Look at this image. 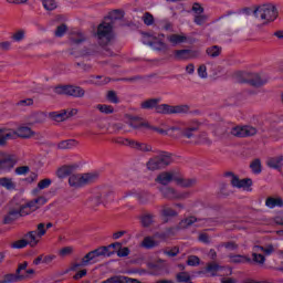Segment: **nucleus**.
I'll return each mask as SVG.
<instances>
[{
    "instance_id": "1",
    "label": "nucleus",
    "mask_w": 283,
    "mask_h": 283,
    "mask_svg": "<svg viewBox=\"0 0 283 283\" xmlns=\"http://www.w3.org/2000/svg\"><path fill=\"white\" fill-rule=\"evenodd\" d=\"M160 98H149L142 102V109H155L156 114H189V105L171 106L169 104H159Z\"/></svg>"
},
{
    "instance_id": "2",
    "label": "nucleus",
    "mask_w": 283,
    "mask_h": 283,
    "mask_svg": "<svg viewBox=\"0 0 283 283\" xmlns=\"http://www.w3.org/2000/svg\"><path fill=\"white\" fill-rule=\"evenodd\" d=\"M95 39L98 45L104 50L105 56H114V52L109 49V45L114 44V25L109 22H102L97 27Z\"/></svg>"
},
{
    "instance_id": "3",
    "label": "nucleus",
    "mask_w": 283,
    "mask_h": 283,
    "mask_svg": "<svg viewBox=\"0 0 283 283\" xmlns=\"http://www.w3.org/2000/svg\"><path fill=\"white\" fill-rule=\"evenodd\" d=\"M255 19H260L263 21V25H268V23H273L277 17H280V12L277 11V7L273 3H266L258 7L254 10Z\"/></svg>"
},
{
    "instance_id": "4",
    "label": "nucleus",
    "mask_w": 283,
    "mask_h": 283,
    "mask_svg": "<svg viewBox=\"0 0 283 283\" xmlns=\"http://www.w3.org/2000/svg\"><path fill=\"white\" fill-rule=\"evenodd\" d=\"M98 178V172L73 174L69 177V185L73 189H81L87 187V185H93Z\"/></svg>"
},
{
    "instance_id": "5",
    "label": "nucleus",
    "mask_w": 283,
    "mask_h": 283,
    "mask_svg": "<svg viewBox=\"0 0 283 283\" xmlns=\"http://www.w3.org/2000/svg\"><path fill=\"white\" fill-rule=\"evenodd\" d=\"M174 163V158H171V153L161 151L157 156L150 158L146 167L149 171H158V169H165V167H169Z\"/></svg>"
},
{
    "instance_id": "6",
    "label": "nucleus",
    "mask_w": 283,
    "mask_h": 283,
    "mask_svg": "<svg viewBox=\"0 0 283 283\" xmlns=\"http://www.w3.org/2000/svg\"><path fill=\"white\" fill-rule=\"evenodd\" d=\"M54 93L59 95L73 96V98H83L85 96V90L81 86L74 85H61L54 87Z\"/></svg>"
},
{
    "instance_id": "7",
    "label": "nucleus",
    "mask_w": 283,
    "mask_h": 283,
    "mask_svg": "<svg viewBox=\"0 0 283 283\" xmlns=\"http://www.w3.org/2000/svg\"><path fill=\"white\" fill-rule=\"evenodd\" d=\"M45 202H48L45 197H38L36 199L20 206L18 208L20 218H25V216H30V213H34V211H36V209H39L41 205H45Z\"/></svg>"
},
{
    "instance_id": "8",
    "label": "nucleus",
    "mask_w": 283,
    "mask_h": 283,
    "mask_svg": "<svg viewBox=\"0 0 283 283\" xmlns=\"http://www.w3.org/2000/svg\"><path fill=\"white\" fill-rule=\"evenodd\" d=\"M142 41L144 45H149L157 52H163L168 49L167 43H165L160 36L151 35L149 33H144Z\"/></svg>"
},
{
    "instance_id": "9",
    "label": "nucleus",
    "mask_w": 283,
    "mask_h": 283,
    "mask_svg": "<svg viewBox=\"0 0 283 283\" xmlns=\"http://www.w3.org/2000/svg\"><path fill=\"white\" fill-rule=\"evenodd\" d=\"M230 134L237 136V138H249V136L258 134V128L253 126H235L231 128Z\"/></svg>"
},
{
    "instance_id": "10",
    "label": "nucleus",
    "mask_w": 283,
    "mask_h": 283,
    "mask_svg": "<svg viewBox=\"0 0 283 283\" xmlns=\"http://www.w3.org/2000/svg\"><path fill=\"white\" fill-rule=\"evenodd\" d=\"M96 258H99L98 250H92L86 253L80 263H74L71 268V271H76V269H81V266H90V264H96Z\"/></svg>"
},
{
    "instance_id": "11",
    "label": "nucleus",
    "mask_w": 283,
    "mask_h": 283,
    "mask_svg": "<svg viewBox=\"0 0 283 283\" xmlns=\"http://www.w3.org/2000/svg\"><path fill=\"white\" fill-rule=\"evenodd\" d=\"M226 178H230V184L232 187H235L237 189H245L249 190V187L253 185V180L245 178L240 180L238 176H235L233 172H226L224 174Z\"/></svg>"
},
{
    "instance_id": "12",
    "label": "nucleus",
    "mask_w": 283,
    "mask_h": 283,
    "mask_svg": "<svg viewBox=\"0 0 283 283\" xmlns=\"http://www.w3.org/2000/svg\"><path fill=\"white\" fill-rule=\"evenodd\" d=\"M200 52L198 50L181 49L174 51L175 61H189L191 59H198Z\"/></svg>"
},
{
    "instance_id": "13",
    "label": "nucleus",
    "mask_w": 283,
    "mask_h": 283,
    "mask_svg": "<svg viewBox=\"0 0 283 283\" xmlns=\"http://www.w3.org/2000/svg\"><path fill=\"white\" fill-rule=\"evenodd\" d=\"M18 159L14 155H8L4 158L0 159V171H6L7 174L14 169Z\"/></svg>"
},
{
    "instance_id": "14",
    "label": "nucleus",
    "mask_w": 283,
    "mask_h": 283,
    "mask_svg": "<svg viewBox=\"0 0 283 283\" xmlns=\"http://www.w3.org/2000/svg\"><path fill=\"white\" fill-rule=\"evenodd\" d=\"M198 129H200V122H189L184 128H181V136H184V138H193V134H196Z\"/></svg>"
},
{
    "instance_id": "15",
    "label": "nucleus",
    "mask_w": 283,
    "mask_h": 283,
    "mask_svg": "<svg viewBox=\"0 0 283 283\" xmlns=\"http://www.w3.org/2000/svg\"><path fill=\"white\" fill-rule=\"evenodd\" d=\"M10 132L14 134V136L9 137V140H14L15 138H32V136H34V132L28 126H21L17 130L10 129Z\"/></svg>"
},
{
    "instance_id": "16",
    "label": "nucleus",
    "mask_w": 283,
    "mask_h": 283,
    "mask_svg": "<svg viewBox=\"0 0 283 283\" xmlns=\"http://www.w3.org/2000/svg\"><path fill=\"white\" fill-rule=\"evenodd\" d=\"M76 169H78V165L76 164L64 165L56 170V176L57 178H61V179L67 178V176L74 175V171H76Z\"/></svg>"
},
{
    "instance_id": "17",
    "label": "nucleus",
    "mask_w": 283,
    "mask_h": 283,
    "mask_svg": "<svg viewBox=\"0 0 283 283\" xmlns=\"http://www.w3.org/2000/svg\"><path fill=\"white\" fill-rule=\"evenodd\" d=\"M206 271L208 273H211L212 277H216V275H218L220 271H228V275H231V273H233V270H231V268L218 265V263L208 264V266L206 268Z\"/></svg>"
},
{
    "instance_id": "18",
    "label": "nucleus",
    "mask_w": 283,
    "mask_h": 283,
    "mask_svg": "<svg viewBox=\"0 0 283 283\" xmlns=\"http://www.w3.org/2000/svg\"><path fill=\"white\" fill-rule=\"evenodd\" d=\"M24 240L27 241V244L31 247V249H34L35 247L39 245V242H41V238L39 234H36V231H29L24 234Z\"/></svg>"
},
{
    "instance_id": "19",
    "label": "nucleus",
    "mask_w": 283,
    "mask_h": 283,
    "mask_svg": "<svg viewBox=\"0 0 283 283\" xmlns=\"http://www.w3.org/2000/svg\"><path fill=\"white\" fill-rule=\"evenodd\" d=\"M102 283H140L137 279H132L128 276L115 275L103 281Z\"/></svg>"
},
{
    "instance_id": "20",
    "label": "nucleus",
    "mask_w": 283,
    "mask_h": 283,
    "mask_svg": "<svg viewBox=\"0 0 283 283\" xmlns=\"http://www.w3.org/2000/svg\"><path fill=\"white\" fill-rule=\"evenodd\" d=\"M19 218H21L19 208H11V209H9L8 213L4 216L3 223L12 224V222H15V220H19Z\"/></svg>"
},
{
    "instance_id": "21",
    "label": "nucleus",
    "mask_w": 283,
    "mask_h": 283,
    "mask_svg": "<svg viewBox=\"0 0 283 283\" xmlns=\"http://www.w3.org/2000/svg\"><path fill=\"white\" fill-rule=\"evenodd\" d=\"M161 193L169 200H176V198H189V192L178 195L174 188H164L161 189Z\"/></svg>"
},
{
    "instance_id": "22",
    "label": "nucleus",
    "mask_w": 283,
    "mask_h": 283,
    "mask_svg": "<svg viewBox=\"0 0 283 283\" xmlns=\"http://www.w3.org/2000/svg\"><path fill=\"white\" fill-rule=\"evenodd\" d=\"M0 187H3L7 191H14L17 189V182L10 177H1Z\"/></svg>"
},
{
    "instance_id": "23",
    "label": "nucleus",
    "mask_w": 283,
    "mask_h": 283,
    "mask_svg": "<svg viewBox=\"0 0 283 283\" xmlns=\"http://www.w3.org/2000/svg\"><path fill=\"white\" fill-rule=\"evenodd\" d=\"M265 207H268V209H275V207L282 208L283 207L282 197H268L265 199Z\"/></svg>"
},
{
    "instance_id": "24",
    "label": "nucleus",
    "mask_w": 283,
    "mask_h": 283,
    "mask_svg": "<svg viewBox=\"0 0 283 283\" xmlns=\"http://www.w3.org/2000/svg\"><path fill=\"white\" fill-rule=\"evenodd\" d=\"M171 180H174V174L169 172V171L161 172L156 178V182H158L159 185H164V186L169 185V182H171Z\"/></svg>"
},
{
    "instance_id": "25",
    "label": "nucleus",
    "mask_w": 283,
    "mask_h": 283,
    "mask_svg": "<svg viewBox=\"0 0 283 283\" xmlns=\"http://www.w3.org/2000/svg\"><path fill=\"white\" fill-rule=\"evenodd\" d=\"M130 149H136L137 151H151V145L140 143L138 140L132 139L130 142Z\"/></svg>"
},
{
    "instance_id": "26",
    "label": "nucleus",
    "mask_w": 283,
    "mask_h": 283,
    "mask_svg": "<svg viewBox=\"0 0 283 283\" xmlns=\"http://www.w3.org/2000/svg\"><path fill=\"white\" fill-rule=\"evenodd\" d=\"M70 41L73 43V45H81V43H84L86 41L85 34L81 31H73L70 35Z\"/></svg>"
},
{
    "instance_id": "27",
    "label": "nucleus",
    "mask_w": 283,
    "mask_h": 283,
    "mask_svg": "<svg viewBox=\"0 0 283 283\" xmlns=\"http://www.w3.org/2000/svg\"><path fill=\"white\" fill-rule=\"evenodd\" d=\"M228 258L231 264H247L251 262V259H249V256L242 254H229Z\"/></svg>"
},
{
    "instance_id": "28",
    "label": "nucleus",
    "mask_w": 283,
    "mask_h": 283,
    "mask_svg": "<svg viewBox=\"0 0 283 283\" xmlns=\"http://www.w3.org/2000/svg\"><path fill=\"white\" fill-rule=\"evenodd\" d=\"M67 111L63 109L61 112H52L49 114V118L54 120L55 123H63V120H67Z\"/></svg>"
},
{
    "instance_id": "29",
    "label": "nucleus",
    "mask_w": 283,
    "mask_h": 283,
    "mask_svg": "<svg viewBox=\"0 0 283 283\" xmlns=\"http://www.w3.org/2000/svg\"><path fill=\"white\" fill-rule=\"evenodd\" d=\"M14 136L8 128H0V147H6L8 140Z\"/></svg>"
},
{
    "instance_id": "30",
    "label": "nucleus",
    "mask_w": 283,
    "mask_h": 283,
    "mask_svg": "<svg viewBox=\"0 0 283 283\" xmlns=\"http://www.w3.org/2000/svg\"><path fill=\"white\" fill-rule=\"evenodd\" d=\"M282 161H283V156L280 155L277 157L269 158L266 161V165L268 167H270V169H282Z\"/></svg>"
},
{
    "instance_id": "31",
    "label": "nucleus",
    "mask_w": 283,
    "mask_h": 283,
    "mask_svg": "<svg viewBox=\"0 0 283 283\" xmlns=\"http://www.w3.org/2000/svg\"><path fill=\"white\" fill-rule=\"evenodd\" d=\"M129 127H132L133 129H148V127H151V125L149 123H145L142 122L138 118H133L130 119V122L128 123Z\"/></svg>"
},
{
    "instance_id": "32",
    "label": "nucleus",
    "mask_w": 283,
    "mask_h": 283,
    "mask_svg": "<svg viewBox=\"0 0 283 283\" xmlns=\"http://www.w3.org/2000/svg\"><path fill=\"white\" fill-rule=\"evenodd\" d=\"M253 251H255V253H264V255H272V253H275V248L273 244H269L266 247L254 245Z\"/></svg>"
},
{
    "instance_id": "33",
    "label": "nucleus",
    "mask_w": 283,
    "mask_h": 283,
    "mask_svg": "<svg viewBox=\"0 0 283 283\" xmlns=\"http://www.w3.org/2000/svg\"><path fill=\"white\" fill-rule=\"evenodd\" d=\"M167 41H169L171 45H180V43H185L187 41V36L180 34H170L167 36Z\"/></svg>"
},
{
    "instance_id": "34",
    "label": "nucleus",
    "mask_w": 283,
    "mask_h": 283,
    "mask_svg": "<svg viewBox=\"0 0 283 283\" xmlns=\"http://www.w3.org/2000/svg\"><path fill=\"white\" fill-rule=\"evenodd\" d=\"M248 83L253 87H262V85L266 84V80L262 78L260 74H252V78H249Z\"/></svg>"
},
{
    "instance_id": "35",
    "label": "nucleus",
    "mask_w": 283,
    "mask_h": 283,
    "mask_svg": "<svg viewBox=\"0 0 283 283\" xmlns=\"http://www.w3.org/2000/svg\"><path fill=\"white\" fill-rule=\"evenodd\" d=\"M21 280H25V275L23 274H6L2 282L3 283H14V282H21Z\"/></svg>"
},
{
    "instance_id": "36",
    "label": "nucleus",
    "mask_w": 283,
    "mask_h": 283,
    "mask_svg": "<svg viewBox=\"0 0 283 283\" xmlns=\"http://www.w3.org/2000/svg\"><path fill=\"white\" fill-rule=\"evenodd\" d=\"M96 250L99 258H112V255L116 253V251H112V248L109 245L99 247Z\"/></svg>"
},
{
    "instance_id": "37",
    "label": "nucleus",
    "mask_w": 283,
    "mask_h": 283,
    "mask_svg": "<svg viewBox=\"0 0 283 283\" xmlns=\"http://www.w3.org/2000/svg\"><path fill=\"white\" fill-rule=\"evenodd\" d=\"M206 54H208L210 59H218V56L222 54V48L219 45H212L206 50Z\"/></svg>"
},
{
    "instance_id": "38",
    "label": "nucleus",
    "mask_w": 283,
    "mask_h": 283,
    "mask_svg": "<svg viewBox=\"0 0 283 283\" xmlns=\"http://www.w3.org/2000/svg\"><path fill=\"white\" fill-rule=\"evenodd\" d=\"M140 247H143V249H155V247H158V241H155L154 237H145Z\"/></svg>"
},
{
    "instance_id": "39",
    "label": "nucleus",
    "mask_w": 283,
    "mask_h": 283,
    "mask_svg": "<svg viewBox=\"0 0 283 283\" xmlns=\"http://www.w3.org/2000/svg\"><path fill=\"white\" fill-rule=\"evenodd\" d=\"M78 145V142L75 139H66L62 140L57 144L59 149H73V147H76Z\"/></svg>"
},
{
    "instance_id": "40",
    "label": "nucleus",
    "mask_w": 283,
    "mask_h": 283,
    "mask_svg": "<svg viewBox=\"0 0 283 283\" xmlns=\"http://www.w3.org/2000/svg\"><path fill=\"white\" fill-rule=\"evenodd\" d=\"M154 218L156 217L151 213H144L140 216L139 220L142 226L147 228V227H151V223L154 222Z\"/></svg>"
},
{
    "instance_id": "41",
    "label": "nucleus",
    "mask_w": 283,
    "mask_h": 283,
    "mask_svg": "<svg viewBox=\"0 0 283 283\" xmlns=\"http://www.w3.org/2000/svg\"><path fill=\"white\" fill-rule=\"evenodd\" d=\"M41 123H45V114L44 113H35L30 118L31 125H38Z\"/></svg>"
},
{
    "instance_id": "42",
    "label": "nucleus",
    "mask_w": 283,
    "mask_h": 283,
    "mask_svg": "<svg viewBox=\"0 0 283 283\" xmlns=\"http://www.w3.org/2000/svg\"><path fill=\"white\" fill-rule=\"evenodd\" d=\"M250 168L252 169V174H255V175L262 174V161L260 159H254L250 164Z\"/></svg>"
},
{
    "instance_id": "43",
    "label": "nucleus",
    "mask_w": 283,
    "mask_h": 283,
    "mask_svg": "<svg viewBox=\"0 0 283 283\" xmlns=\"http://www.w3.org/2000/svg\"><path fill=\"white\" fill-rule=\"evenodd\" d=\"M195 222H200V219L196 217H188L180 221L181 229H187V227H191V224H195Z\"/></svg>"
},
{
    "instance_id": "44",
    "label": "nucleus",
    "mask_w": 283,
    "mask_h": 283,
    "mask_svg": "<svg viewBox=\"0 0 283 283\" xmlns=\"http://www.w3.org/2000/svg\"><path fill=\"white\" fill-rule=\"evenodd\" d=\"M102 114H114V106L107 104H98L96 106Z\"/></svg>"
},
{
    "instance_id": "45",
    "label": "nucleus",
    "mask_w": 283,
    "mask_h": 283,
    "mask_svg": "<svg viewBox=\"0 0 283 283\" xmlns=\"http://www.w3.org/2000/svg\"><path fill=\"white\" fill-rule=\"evenodd\" d=\"M208 20H209V17L202 13L195 14L193 17V23H196V25H205V23H207Z\"/></svg>"
},
{
    "instance_id": "46",
    "label": "nucleus",
    "mask_w": 283,
    "mask_h": 283,
    "mask_svg": "<svg viewBox=\"0 0 283 283\" xmlns=\"http://www.w3.org/2000/svg\"><path fill=\"white\" fill-rule=\"evenodd\" d=\"M116 145H123L124 147H132V139L125 137H117L113 139Z\"/></svg>"
},
{
    "instance_id": "47",
    "label": "nucleus",
    "mask_w": 283,
    "mask_h": 283,
    "mask_svg": "<svg viewBox=\"0 0 283 283\" xmlns=\"http://www.w3.org/2000/svg\"><path fill=\"white\" fill-rule=\"evenodd\" d=\"M177 185H179L180 187H193L196 185V179H176Z\"/></svg>"
},
{
    "instance_id": "48",
    "label": "nucleus",
    "mask_w": 283,
    "mask_h": 283,
    "mask_svg": "<svg viewBox=\"0 0 283 283\" xmlns=\"http://www.w3.org/2000/svg\"><path fill=\"white\" fill-rule=\"evenodd\" d=\"M41 2L43 4L44 10H49V11L56 10V1H54V0H41Z\"/></svg>"
},
{
    "instance_id": "49",
    "label": "nucleus",
    "mask_w": 283,
    "mask_h": 283,
    "mask_svg": "<svg viewBox=\"0 0 283 283\" xmlns=\"http://www.w3.org/2000/svg\"><path fill=\"white\" fill-rule=\"evenodd\" d=\"M65 32H67V24L63 23L56 28L54 34L57 39H61L62 36H65Z\"/></svg>"
},
{
    "instance_id": "50",
    "label": "nucleus",
    "mask_w": 283,
    "mask_h": 283,
    "mask_svg": "<svg viewBox=\"0 0 283 283\" xmlns=\"http://www.w3.org/2000/svg\"><path fill=\"white\" fill-rule=\"evenodd\" d=\"M25 247H30L25 238L20 239L11 244V249H25Z\"/></svg>"
},
{
    "instance_id": "51",
    "label": "nucleus",
    "mask_w": 283,
    "mask_h": 283,
    "mask_svg": "<svg viewBox=\"0 0 283 283\" xmlns=\"http://www.w3.org/2000/svg\"><path fill=\"white\" fill-rule=\"evenodd\" d=\"M252 260L256 264H264V262H266V258H264V255L260 254V252H255V251H253V253H252Z\"/></svg>"
},
{
    "instance_id": "52",
    "label": "nucleus",
    "mask_w": 283,
    "mask_h": 283,
    "mask_svg": "<svg viewBox=\"0 0 283 283\" xmlns=\"http://www.w3.org/2000/svg\"><path fill=\"white\" fill-rule=\"evenodd\" d=\"M214 134L216 136H224V134H229V128L227 127V125L221 124L216 127Z\"/></svg>"
},
{
    "instance_id": "53",
    "label": "nucleus",
    "mask_w": 283,
    "mask_h": 283,
    "mask_svg": "<svg viewBox=\"0 0 283 283\" xmlns=\"http://www.w3.org/2000/svg\"><path fill=\"white\" fill-rule=\"evenodd\" d=\"M161 214L165 216V218H175V216H178V212L169 207H165Z\"/></svg>"
},
{
    "instance_id": "54",
    "label": "nucleus",
    "mask_w": 283,
    "mask_h": 283,
    "mask_svg": "<svg viewBox=\"0 0 283 283\" xmlns=\"http://www.w3.org/2000/svg\"><path fill=\"white\" fill-rule=\"evenodd\" d=\"M177 282L182 283V282H189L191 280V275H189L188 272H180L176 275Z\"/></svg>"
},
{
    "instance_id": "55",
    "label": "nucleus",
    "mask_w": 283,
    "mask_h": 283,
    "mask_svg": "<svg viewBox=\"0 0 283 283\" xmlns=\"http://www.w3.org/2000/svg\"><path fill=\"white\" fill-rule=\"evenodd\" d=\"M188 266H200V258L196 255H189L187 260Z\"/></svg>"
},
{
    "instance_id": "56",
    "label": "nucleus",
    "mask_w": 283,
    "mask_h": 283,
    "mask_svg": "<svg viewBox=\"0 0 283 283\" xmlns=\"http://www.w3.org/2000/svg\"><path fill=\"white\" fill-rule=\"evenodd\" d=\"M219 247H223L228 251H237V249L239 248L238 243H235L233 241L223 242Z\"/></svg>"
},
{
    "instance_id": "57",
    "label": "nucleus",
    "mask_w": 283,
    "mask_h": 283,
    "mask_svg": "<svg viewBox=\"0 0 283 283\" xmlns=\"http://www.w3.org/2000/svg\"><path fill=\"white\" fill-rule=\"evenodd\" d=\"M106 98L109 101V103H114L115 105L120 103L118 95H116V92L114 91H108Z\"/></svg>"
},
{
    "instance_id": "58",
    "label": "nucleus",
    "mask_w": 283,
    "mask_h": 283,
    "mask_svg": "<svg viewBox=\"0 0 283 283\" xmlns=\"http://www.w3.org/2000/svg\"><path fill=\"white\" fill-rule=\"evenodd\" d=\"M50 185H52V179L50 178L42 179L38 184V189L40 190L48 189Z\"/></svg>"
},
{
    "instance_id": "59",
    "label": "nucleus",
    "mask_w": 283,
    "mask_h": 283,
    "mask_svg": "<svg viewBox=\"0 0 283 283\" xmlns=\"http://www.w3.org/2000/svg\"><path fill=\"white\" fill-rule=\"evenodd\" d=\"M138 200L142 205H146V202H149V200H151V195H149L148 192H140L138 195Z\"/></svg>"
},
{
    "instance_id": "60",
    "label": "nucleus",
    "mask_w": 283,
    "mask_h": 283,
    "mask_svg": "<svg viewBox=\"0 0 283 283\" xmlns=\"http://www.w3.org/2000/svg\"><path fill=\"white\" fill-rule=\"evenodd\" d=\"M17 176H25L30 174V167L29 166H20L15 168Z\"/></svg>"
},
{
    "instance_id": "61",
    "label": "nucleus",
    "mask_w": 283,
    "mask_h": 283,
    "mask_svg": "<svg viewBox=\"0 0 283 283\" xmlns=\"http://www.w3.org/2000/svg\"><path fill=\"white\" fill-rule=\"evenodd\" d=\"M145 25H154V15L149 12H146L143 17Z\"/></svg>"
},
{
    "instance_id": "62",
    "label": "nucleus",
    "mask_w": 283,
    "mask_h": 283,
    "mask_svg": "<svg viewBox=\"0 0 283 283\" xmlns=\"http://www.w3.org/2000/svg\"><path fill=\"white\" fill-rule=\"evenodd\" d=\"M192 12H195V14H205V8H202L201 3L195 2L192 4Z\"/></svg>"
},
{
    "instance_id": "63",
    "label": "nucleus",
    "mask_w": 283,
    "mask_h": 283,
    "mask_svg": "<svg viewBox=\"0 0 283 283\" xmlns=\"http://www.w3.org/2000/svg\"><path fill=\"white\" fill-rule=\"evenodd\" d=\"M45 233H48V229H45V223H39L36 235L41 239L43 235H45Z\"/></svg>"
},
{
    "instance_id": "64",
    "label": "nucleus",
    "mask_w": 283,
    "mask_h": 283,
    "mask_svg": "<svg viewBox=\"0 0 283 283\" xmlns=\"http://www.w3.org/2000/svg\"><path fill=\"white\" fill-rule=\"evenodd\" d=\"M198 72V76H200V78H207L208 73H207V65L202 64L198 67L197 70Z\"/></svg>"
}]
</instances>
